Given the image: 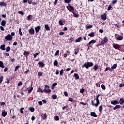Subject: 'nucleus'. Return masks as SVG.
<instances>
[{
	"label": "nucleus",
	"instance_id": "2f4dec72",
	"mask_svg": "<svg viewBox=\"0 0 124 124\" xmlns=\"http://www.w3.org/2000/svg\"><path fill=\"white\" fill-rule=\"evenodd\" d=\"M6 5H7L6 3H5L4 2H0V6H5Z\"/></svg>",
	"mask_w": 124,
	"mask_h": 124
},
{
	"label": "nucleus",
	"instance_id": "393cba45",
	"mask_svg": "<svg viewBox=\"0 0 124 124\" xmlns=\"http://www.w3.org/2000/svg\"><path fill=\"white\" fill-rule=\"evenodd\" d=\"M6 24V21L5 20H3L1 21V26H3V27H4V26H5Z\"/></svg>",
	"mask_w": 124,
	"mask_h": 124
},
{
	"label": "nucleus",
	"instance_id": "8fccbe9b",
	"mask_svg": "<svg viewBox=\"0 0 124 124\" xmlns=\"http://www.w3.org/2000/svg\"><path fill=\"white\" fill-rule=\"evenodd\" d=\"M39 54V53L37 52L35 54H33V56H34V59H36V57H37V56H38V54Z\"/></svg>",
	"mask_w": 124,
	"mask_h": 124
},
{
	"label": "nucleus",
	"instance_id": "79ce46f5",
	"mask_svg": "<svg viewBox=\"0 0 124 124\" xmlns=\"http://www.w3.org/2000/svg\"><path fill=\"white\" fill-rule=\"evenodd\" d=\"M117 68V64H114L112 66H111V69H116Z\"/></svg>",
	"mask_w": 124,
	"mask_h": 124
},
{
	"label": "nucleus",
	"instance_id": "473e14b6",
	"mask_svg": "<svg viewBox=\"0 0 124 124\" xmlns=\"http://www.w3.org/2000/svg\"><path fill=\"white\" fill-rule=\"evenodd\" d=\"M102 110H103V107H102V105H100L99 107V111L100 112V113H101V112H102Z\"/></svg>",
	"mask_w": 124,
	"mask_h": 124
},
{
	"label": "nucleus",
	"instance_id": "dca6fc26",
	"mask_svg": "<svg viewBox=\"0 0 124 124\" xmlns=\"http://www.w3.org/2000/svg\"><path fill=\"white\" fill-rule=\"evenodd\" d=\"M24 56L26 57L27 59H28V56H30V51H25L23 53Z\"/></svg>",
	"mask_w": 124,
	"mask_h": 124
},
{
	"label": "nucleus",
	"instance_id": "7c9ffc66",
	"mask_svg": "<svg viewBox=\"0 0 124 124\" xmlns=\"http://www.w3.org/2000/svg\"><path fill=\"white\" fill-rule=\"evenodd\" d=\"M88 35L90 37H93L94 36V32H92L91 33H89Z\"/></svg>",
	"mask_w": 124,
	"mask_h": 124
},
{
	"label": "nucleus",
	"instance_id": "f03ea898",
	"mask_svg": "<svg viewBox=\"0 0 124 124\" xmlns=\"http://www.w3.org/2000/svg\"><path fill=\"white\" fill-rule=\"evenodd\" d=\"M94 100H95V98H94V100H91V105L95 107H98V105L100 104V101H99V99H96V103H95Z\"/></svg>",
	"mask_w": 124,
	"mask_h": 124
},
{
	"label": "nucleus",
	"instance_id": "72a5a7b5",
	"mask_svg": "<svg viewBox=\"0 0 124 124\" xmlns=\"http://www.w3.org/2000/svg\"><path fill=\"white\" fill-rule=\"evenodd\" d=\"M43 92H44V91H43V90L42 89H41V88L39 87L38 88L37 93H43Z\"/></svg>",
	"mask_w": 124,
	"mask_h": 124
},
{
	"label": "nucleus",
	"instance_id": "ddd939ff",
	"mask_svg": "<svg viewBox=\"0 0 124 124\" xmlns=\"http://www.w3.org/2000/svg\"><path fill=\"white\" fill-rule=\"evenodd\" d=\"M96 43V40L93 39L88 43V45H87V46H89V45H91L92 44H94V43Z\"/></svg>",
	"mask_w": 124,
	"mask_h": 124
},
{
	"label": "nucleus",
	"instance_id": "c756f323",
	"mask_svg": "<svg viewBox=\"0 0 124 124\" xmlns=\"http://www.w3.org/2000/svg\"><path fill=\"white\" fill-rule=\"evenodd\" d=\"M57 85H58V83H57L56 82H55L53 84H52V85L51 86L52 90H54V89H55V87H56V86H57Z\"/></svg>",
	"mask_w": 124,
	"mask_h": 124
},
{
	"label": "nucleus",
	"instance_id": "f704fd0d",
	"mask_svg": "<svg viewBox=\"0 0 124 124\" xmlns=\"http://www.w3.org/2000/svg\"><path fill=\"white\" fill-rule=\"evenodd\" d=\"M75 41V39H74L73 37H71L69 39L70 43H72L73 41Z\"/></svg>",
	"mask_w": 124,
	"mask_h": 124
},
{
	"label": "nucleus",
	"instance_id": "13d9d810",
	"mask_svg": "<svg viewBox=\"0 0 124 124\" xmlns=\"http://www.w3.org/2000/svg\"><path fill=\"white\" fill-rule=\"evenodd\" d=\"M52 97L53 99H57V95L53 94V95H52Z\"/></svg>",
	"mask_w": 124,
	"mask_h": 124
},
{
	"label": "nucleus",
	"instance_id": "e433bc0d",
	"mask_svg": "<svg viewBox=\"0 0 124 124\" xmlns=\"http://www.w3.org/2000/svg\"><path fill=\"white\" fill-rule=\"evenodd\" d=\"M58 61H57V60H54V62H53V64L55 66H57L58 65Z\"/></svg>",
	"mask_w": 124,
	"mask_h": 124
},
{
	"label": "nucleus",
	"instance_id": "5fc2aeb1",
	"mask_svg": "<svg viewBox=\"0 0 124 124\" xmlns=\"http://www.w3.org/2000/svg\"><path fill=\"white\" fill-rule=\"evenodd\" d=\"M117 2H118V0H113L112 1V4H116V3H117Z\"/></svg>",
	"mask_w": 124,
	"mask_h": 124
},
{
	"label": "nucleus",
	"instance_id": "b1692460",
	"mask_svg": "<svg viewBox=\"0 0 124 124\" xmlns=\"http://www.w3.org/2000/svg\"><path fill=\"white\" fill-rule=\"evenodd\" d=\"M45 29L46 30V31H50V27H49V25L47 24H46L45 25Z\"/></svg>",
	"mask_w": 124,
	"mask_h": 124
},
{
	"label": "nucleus",
	"instance_id": "4468645a",
	"mask_svg": "<svg viewBox=\"0 0 124 124\" xmlns=\"http://www.w3.org/2000/svg\"><path fill=\"white\" fill-rule=\"evenodd\" d=\"M66 53H67H67H64L63 54L64 58H66L67 57V55L68 56H69V55H70V50H66Z\"/></svg>",
	"mask_w": 124,
	"mask_h": 124
},
{
	"label": "nucleus",
	"instance_id": "2eb2a0df",
	"mask_svg": "<svg viewBox=\"0 0 124 124\" xmlns=\"http://www.w3.org/2000/svg\"><path fill=\"white\" fill-rule=\"evenodd\" d=\"M59 24L60 26H63L65 24V21L62 20H60L59 21Z\"/></svg>",
	"mask_w": 124,
	"mask_h": 124
},
{
	"label": "nucleus",
	"instance_id": "39448f33",
	"mask_svg": "<svg viewBox=\"0 0 124 124\" xmlns=\"http://www.w3.org/2000/svg\"><path fill=\"white\" fill-rule=\"evenodd\" d=\"M115 37L116 39H117V40L119 41L123 40L124 39V36H121L118 34H115Z\"/></svg>",
	"mask_w": 124,
	"mask_h": 124
},
{
	"label": "nucleus",
	"instance_id": "4be33fe9",
	"mask_svg": "<svg viewBox=\"0 0 124 124\" xmlns=\"http://www.w3.org/2000/svg\"><path fill=\"white\" fill-rule=\"evenodd\" d=\"M7 115V112H6V111H5V110H3L2 111V117H6Z\"/></svg>",
	"mask_w": 124,
	"mask_h": 124
},
{
	"label": "nucleus",
	"instance_id": "1a4fd4ad",
	"mask_svg": "<svg viewBox=\"0 0 124 124\" xmlns=\"http://www.w3.org/2000/svg\"><path fill=\"white\" fill-rule=\"evenodd\" d=\"M110 104L112 105H117V104H119V101L117 100H113L110 101Z\"/></svg>",
	"mask_w": 124,
	"mask_h": 124
},
{
	"label": "nucleus",
	"instance_id": "a211bd4d",
	"mask_svg": "<svg viewBox=\"0 0 124 124\" xmlns=\"http://www.w3.org/2000/svg\"><path fill=\"white\" fill-rule=\"evenodd\" d=\"M39 65V67H44L45 64H44L43 62H40L38 63Z\"/></svg>",
	"mask_w": 124,
	"mask_h": 124
},
{
	"label": "nucleus",
	"instance_id": "338daca9",
	"mask_svg": "<svg viewBox=\"0 0 124 124\" xmlns=\"http://www.w3.org/2000/svg\"><path fill=\"white\" fill-rule=\"evenodd\" d=\"M114 26H115L116 27H117V28H121V25H120L119 24V23L117 24H114Z\"/></svg>",
	"mask_w": 124,
	"mask_h": 124
},
{
	"label": "nucleus",
	"instance_id": "0e129e2a",
	"mask_svg": "<svg viewBox=\"0 0 124 124\" xmlns=\"http://www.w3.org/2000/svg\"><path fill=\"white\" fill-rule=\"evenodd\" d=\"M24 109H25V108H20V113L21 114H23L24 113V111H23V110H24Z\"/></svg>",
	"mask_w": 124,
	"mask_h": 124
},
{
	"label": "nucleus",
	"instance_id": "680f3d73",
	"mask_svg": "<svg viewBox=\"0 0 124 124\" xmlns=\"http://www.w3.org/2000/svg\"><path fill=\"white\" fill-rule=\"evenodd\" d=\"M18 14H21V15L24 16V12L19 11H18Z\"/></svg>",
	"mask_w": 124,
	"mask_h": 124
},
{
	"label": "nucleus",
	"instance_id": "37998d69",
	"mask_svg": "<svg viewBox=\"0 0 124 124\" xmlns=\"http://www.w3.org/2000/svg\"><path fill=\"white\" fill-rule=\"evenodd\" d=\"M42 75H43V72H38V76L40 77L42 76Z\"/></svg>",
	"mask_w": 124,
	"mask_h": 124
},
{
	"label": "nucleus",
	"instance_id": "6e6552de",
	"mask_svg": "<svg viewBox=\"0 0 124 124\" xmlns=\"http://www.w3.org/2000/svg\"><path fill=\"white\" fill-rule=\"evenodd\" d=\"M113 47L114 48V49H116V50H118V49H121V45L118 44H113Z\"/></svg>",
	"mask_w": 124,
	"mask_h": 124
},
{
	"label": "nucleus",
	"instance_id": "cd10ccee",
	"mask_svg": "<svg viewBox=\"0 0 124 124\" xmlns=\"http://www.w3.org/2000/svg\"><path fill=\"white\" fill-rule=\"evenodd\" d=\"M121 108V105H117L116 106L113 108V110H117V109H120Z\"/></svg>",
	"mask_w": 124,
	"mask_h": 124
},
{
	"label": "nucleus",
	"instance_id": "aec40b11",
	"mask_svg": "<svg viewBox=\"0 0 124 124\" xmlns=\"http://www.w3.org/2000/svg\"><path fill=\"white\" fill-rule=\"evenodd\" d=\"M90 115L91 117H94L95 118H96V117H97V115H96V113H95V112H91Z\"/></svg>",
	"mask_w": 124,
	"mask_h": 124
},
{
	"label": "nucleus",
	"instance_id": "774afa93",
	"mask_svg": "<svg viewBox=\"0 0 124 124\" xmlns=\"http://www.w3.org/2000/svg\"><path fill=\"white\" fill-rule=\"evenodd\" d=\"M59 35H63V34H64V32H63V31L60 32L59 33Z\"/></svg>",
	"mask_w": 124,
	"mask_h": 124
},
{
	"label": "nucleus",
	"instance_id": "4c0bfd02",
	"mask_svg": "<svg viewBox=\"0 0 124 124\" xmlns=\"http://www.w3.org/2000/svg\"><path fill=\"white\" fill-rule=\"evenodd\" d=\"M33 90V87L31 86V88L28 90V93H31L32 92Z\"/></svg>",
	"mask_w": 124,
	"mask_h": 124
},
{
	"label": "nucleus",
	"instance_id": "69168bd1",
	"mask_svg": "<svg viewBox=\"0 0 124 124\" xmlns=\"http://www.w3.org/2000/svg\"><path fill=\"white\" fill-rule=\"evenodd\" d=\"M80 104H81V105H87V103H84L83 102H80Z\"/></svg>",
	"mask_w": 124,
	"mask_h": 124
},
{
	"label": "nucleus",
	"instance_id": "9b49d317",
	"mask_svg": "<svg viewBox=\"0 0 124 124\" xmlns=\"http://www.w3.org/2000/svg\"><path fill=\"white\" fill-rule=\"evenodd\" d=\"M29 33L31 35L34 34V29L33 28H31L29 30Z\"/></svg>",
	"mask_w": 124,
	"mask_h": 124
},
{
	"label": "nucleus",
	"instance_id": "a878e982",
	"mask_svg": "<svg viewBox=\"0 0 124 124\" xmlns=\"http://www.w3.org/2000/svg\"><path fill=\"white\" fill-rule=\"evenodd\" d=\"M81 40H82V37H79L76 40L75 42H76V43H78V42H81Z\"/></svg>",
	"mask_w": 124,
	"mask_h": 124
},
{
	"label": "nucleus",
	"instance_id": "9d476101",
	"mask_svg": "<svg viewBox=\"0 0 124 124\" xmlns=\"http://www.w3.org/2000/svg\"><path fill=\"white\" fill-rule=\"evenodd\" d=\"M101 18L102 19V20L105 21L106 19H107V14H106V13H105L104 15H102L101 16Z\"/></svg>",
	"mask_w": 124,
	"mask_h": 124
},
{
	"label": "nucleus",
	"instance_id": "3c124183",
	"mask_svg": "<svg viewBox=\"0 0 124 124\" xmlns=\"http://www.w3.org/2000/svg\"><path fill=\"white\" fill-rule=\"evenodd\" d=\"M64 1L65 3H70V2H71V0H64Z\"/></svg>",
	"mask_w": 124,
	"mask_h": 124
},
{
	"label": "nucleus",
	"instance_id": "e2e57ef3",
	"mask_svg": "<svg viewBox=\"0 0 124 124\" xmlns=\"http://www.w3.org/2000/svg\"><path fill=\"white\" fill-rule=\"evenodd\" d=\"M63 74V69H62L60 71V75H62V74Z\"/></svg>",
	"mask_w": 124,
	"mask_h": 124
},
{
	"label": "nucleus",
	"instance_id": "a18cd8bd",
	"mask_svg": "<svg viewBox=\"0 0 124 124\" xmlns=\"http://www.w3.org/2000/svg\"><path fill=\"white\" fill-rule=\"evenodd\" d=\"M101 88L104 90V91H105V90H106V87H105V85H104V84H102L101 85Z\"/></svg>",
	"mask_w": 124,
	"mask_h": 124
},
{
	"label": "nucleus",
	"instance_id": "09e8293b",
	"mask_svg": "<svg viewBox=\"0 0 124 124\" xmlns=\"http://www.w3.org/2000/svg\"><path fill=\"white\" fill-rule=\"evenodd\" d=\"M30 111L31 112H34V108L33 107H31L29 108Z\"/></svg>",
	"mask_w": 124,
	"mask_h": 124
},
{
	"label": "nucleus",
	"instance_id": "6ab92c4d",
	"mask_svg": "<svg viewBox=\"0 0 124 124\" xmlns=\"http://www.w3.org/2000/svg\"><path fill=\"white\" fill-rule=\"evenodd\" d=\"M74 77H75V80H78V79H79V75H78V74H77V73H75V74H74Z\"/></svg>",
	"mask_w": 124,
	"mask_h": 124
},
{
	"label": "nucleus",
	"instance_id": "412c9836",
	"mask_svg": "<svg viewBox=\"0 0 124 124\" xmlns=\"http://www.w3.org/2000/svg\"><path fill=\"white\" fill-rule=\"evenodd\" d=\"M119 103H120V104L121 105H123V104H124V98H120V100L119 101Z\"/></svg>",
	"mask_w": 124,
	"mask_h": 124
},
{
	"label": "nucleus",
	"instance_id": "c85d7f7f",
	"mask_svg": "<svg viewBox=\"0 0 124 124\" xmlns=\"http://www.w3.org/2000/svg\"><path fill=\"white\" fill-rule=\"evenodd\" d=\"M93 69L94 70V71H96V70L98 69V65L95 64L93 68Z\"/></svg>",
	"mask_w": 124,
	"mask_h": 124
},
{
	"label": "nucleus",
	"instance_id": "7ed1b4c3",
	"mask_svg": "<svg viewBox=\"0 0 124 124\" xmlns=\"http://www.w3.org/2000/svg\"><path fill=\"white\" fill-rule=\"evenodd\" d=\"M43 92L46 93H50L52 92V91L50 89V86L46 85L45 86V89L43 90Z\"/></svg>",
	"mask_w": 124,
	"mask_h": 124
},
{
	"label": "nucleus",
	"instance_id": "0eeeda50",
	"mask_svg": "<svg viewBox=\"0 0 124 124\" xmlns=\"http://www.w3.org/2000/svg\"><path fill=\"white\" fill-rule=\"evenodd\" d=\"M13 38V37H12V36L9 34L5 37V39H6V40H8V41H11Z\"/></svg>",
	"mask_w": 124,
	"mask_h": 124
},
{
	"label": "nucleus",
	"instance_id": "f8f14e48",
	"mask_svg": "<svg viewBox=\"0 0 124 124\" xmlns=\"http://www.w3.org/2000/svg\"><path fill=\"white\" fill-rule=\"evenodd\" d=\"M40 29H41V27L40 26H37L35 27V31L36 33H38V32H39V31H40Z\"/></svg>",
	"mask_w": 124,
	"mask_h": 124
},
{
	"label": "nucleus",
	"instance_id": "bb28decb",
	"mask_svg": "<svg viewBox=\"0 0 124 124\" xmlns=\"http://www.w3.org/2000/svg\"><path fill=\"white\" fill-rule=\"evenodd\" d=\"M0 67H1V68H4V67H5L2 61H0Z\"/></svg>",
	"mask_w": 124,
	"mask_h": 124
},
{
	"label": "nucleus",
	"instance_id": "a19ab883",
	"mask_svg": "<svg viewBox=\"0 0 124 124\" xmlns=\"http://www.w3.org/2000/svg\"><path fill=\"white\" fill-rule=\"evenodd\" d=\"M93 25H88L85 27L86 30H89V29H92Z\"/></svg>",
	"mask_w": 124,
	"mask_h": 124
},
{
	"label": "nucleus",
	"instance_id": "c9c22d12",
	"mask_svg": "<svg viewBox=\"0 0 124 124\" xmlns=\"http://www.w3.org/2000/svg\"><path fill=\"white\" fill-rule=\"evenodd\" d=\"M108 70H109V71H113V70L111 68H110L109 67H107L106 68L105 71V72H106V71H108Z\"/></svg>",
	"mask_w": 124,
	"mask_h": 124
},
{
	"label": "nucleus",
	"instance_id": "864d4df0",
	"mask_svg": "<svg viewBox=\"0 0 124 124\" xmlns=\"http://www.w3.org/2000/svg\"><path fill=\"white\" fill-rule=\"evenodd\" d=\"M19 68H20V66L19 65L16 66L15 68V71H17V70H18V69Z\"/></svg>",
	"mask_w": 124,
	"mask_h": 124
},
{
	"label": "nucleus",
	"instance_id": "4d7b16f0",
	"mask_svg": "<svg viewBox=\"0 0 124 124\" xmlns=\"http://www.w3.org/2000/svg\"><path fill=\"white\" fill-rule=\"evenodd\" d=\"M10 51V46H7L6 48V52H9Z\"/></svg>",
	"mask_w": 124,
	"mask_h": 124
},
{
	"label": "nucleus",
	"instance_id": "f257e3e1",
	"mask_svg": "<svg viewBox=\"0 0 124 124\" xmlns=\"http://www.w3.org/2000/svg\"><path fill=\"white\" fill-rule=\"evenodd\" d=\"M93 66V63L92 62H87L85 63L84 64H82L81 66L82 68H84L85 67L86 69H89V67H92V66Z\"/></svg>",
	"mask_w": 124,
	"mask_h": 124
},
{
	"label": "nucleus",
	"instance_id": "20e7f679",
	"mask_svg": "<svg viewBox=\"0 0 124 124\" xmlns=\"http://www.w3.org/2000/svg\"><path fill=\"white\" fill-rule=\"evenodd\" d=\"M107 42H108V37L106 36L104 38L103 40L101 41L100 44L102 46H103Z\"/></svg>",
	"mask_w": 124,
	"mask_h": 124
},
{
	"label": "nucleus",
	"instance_id": "f3484780",
	"mask_svg": "<svg viewBox=\"0 0 124 124\" xmlns=\"http://www.w3.org/2000/svg\"><path fill=\"white\" fill-rule=\"evenodd\" d=\"M75 52L74 54L75 55H77L79 53V51H80V47H77V48L74 49Z\"/></svg>",
	"mask_w": 124,
	"mask_h": 124
},
{
	"label": "nucleus",
	"instance_id": "6e6d98bb",
	"mask_svg": "<svg viewBox=\"0 0 124 124\" xmlns=\"http://www.w3.org/2000/svg\"><path fill=\"white\" fill-rule=\"evenodd\" d=\"M59 54H60V50H58L57 51H56L54 56H58V55H59Z\"/></svg>",
	"mask_w": 124,
	"mask_h": 124
},
{
	"label": "nucleus",
	"instance_id": "052dcab7",
	"mask_svg": "<svg viewBox=\"0 0 124 124\" xmlns=\"http://www.w3.org/2000/svg\"><path fill=\"white\" fill-rule=\"evenodd\" d=\"M63 93L65 96H68V93H67V92L65 91Z\"/></svg>",
	"mask_w": 124,
	"mask_h": 124
},
{
	"label": "nucleus",
	"instance_id": "5701e85b",
	"mask_svg": "<svg viewBox=\"0 0 124 124\" xmlns=\"http://www.w3.org/2000/svg\"><path fill=\"white\" fill-rule=\"evenodd\" d=\"M0 49L2 50V51H4V50H5V45H1L0 46Z\"/></svg>",
	"mask_w": 124,
	"mask_h": 124
},
{
	"label": "nucleus",
	"instance_id": "ea45409f",
	"mask_svg": "<svg viewBox=\"0 0 124 124\" xmlns=\"http://www.w3.org/2000/svg\"><path fill=\"white\" fill-rule=\"evenodd\" d=\"M73 14H74L73 16L75 17V18H78L79 17V15H77L75 14L74 12H72Z\"/></svg>",
	"mask_w": 124,
	"mask_h": 124
},
{
	"label": "nucleus",
	"instance_id": "c03bdc74",
	"mask_svg": "<svg viewBox=\"0 0 124 124\" xmlns=\"http://www.w3.org/2000/svg\"><path fill=\"white\" fill-rule=\"evenodd\" d=\"M110 10H113V8H112V6H111V5H109L108 7V11Z\"/></svg>",
	"mask_w": 124,
	"mask_h": 124
},
{
	"label": "nucleus",
	"instance_id": "423d86ee",
	"mask_svg": "<svg viewBox=\"0 0 124 124\" xmlns=\"http://www.w3.org/2000/svg\"><path fill=\"white\" fill-rule=\"evenodd\" d=\"M66 8L69 10V11H71V12H72V11H74V7L70 5V4H68V6H66Z\"/></svg>",
	"mask_w": 124,
	"mask_h": 124
},
{
	"label": "nucleus",
	"instance_id": "de8ad7c7",
	"mask_svg": "<svg viewBox=\"0 0 124 124\" xmlns=\"http://www.w3.org/2000/svg\"><path fill=\"white\" fill-rule=\"evenodd\" d=\"M19 32L20 35L22 36V35H23V32H22V29L21 28L19 29Z\"/></svg>",
	"mask_w": 124,
	"mask_h": 124
},
{
	"label": "nucleus",
	"instance_id": "603ef678",
	"mask_svg": "<svg viewBox=\"0 0 124 124\" xmlns=\"http://www.w3.org/2000/svg\"><path fill=\"white\" fill-rule=\"evenodd\" d=\"M84 92H85V89L84 88H82L81 89H80V93H84Z\"/></svg>",
	"mask_w": 124,
	"mask_h": 124
},
{
	"label": "nucleus",
	"instance_id": "bf43d9fd",
	"mask_svg": "<svg viewBox=\"0 0 124 124\" xmlns=\"http://www.w3.org/2000/svg\"><path fill=\"white\" fill-rule=\"evenodd\" d=\"M22 85H23V82L22 81H19L17 84V86L18 87H20V86H22Z\"/></svg>",
	"mask_w": 124,
	"mask_h": 124
},
{
	"label": "nucleus",
	"instance_id": "49530a36",
	"mask_svg": "<svg viewBox=\"0 0 124 124\" xmlns=\"http://www.w3.org/2000/svg\"><path fill=\"white\" fill-rule=\"evenodd\" d=\"M2 81H3V76H1L0 77V84H1Z\"/></svg>",
	"mask_w": 124,
	"mask_h": 124
},
{
	"label": "nucleus",
	"instance_id": "58836bf2",
	"mask_svg": "<svg viewBox=\"0 0 124 124\" xmlns=\"http://www.w3.org/2000/svg\"><path fill=\"white\" fill-rule=\"evenodd\" d=\"M54 120L55 121H60V117H59V116L56 115L54 116Z\"/></svg>",
	"mask_w": 124,
	"mask_h": 124
}]
</instances>
